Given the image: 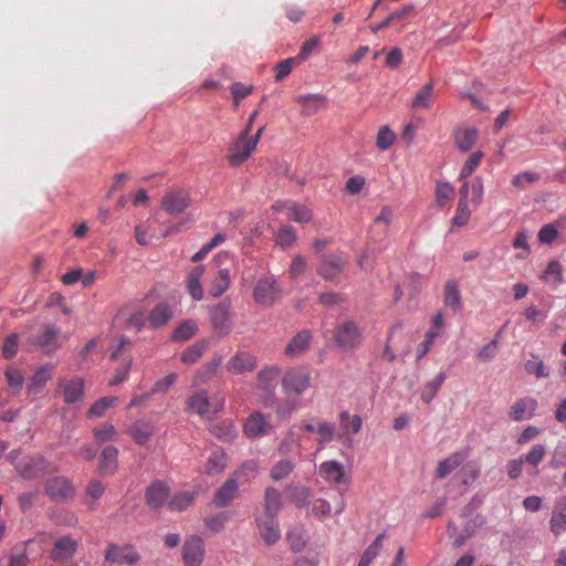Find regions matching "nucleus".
I'll return each mask as SVG.
<instances>
[{"label": "nucleus", "instance_id": "nucleus-35", "mask_svg": "<svg viewBox=\"0 0 566 566\" xmlns=\"http://www.w3.org/2000/svg\"><path fill=\"white\" fill-rule=\"evenodd\" d=\"M321 474L328 481L340 483L344 479V467L337 461H325L319 467Z\"/></svg>", "mask_w": 566, "mask_h": 566}, {"label": "nucleus", "instance_id": "nucleus-10", "mask_svg": "<svg viewBox=\"0 0 566 566\" xmlns=\"http://www.w3.org/2000/svg\"><path fill=\"white\" fill-rule=\"evenodd\" d=\"M78 542L71 536H62L54 541L49 557L53 562H66L76 554Z\"/></svg>", "mask_w": 566, "mask_h": 566}, {"label": "nucleus", "instance_id": "nucleus-46", "mask_svg": "<svg viewBox=\"0 0 566 566\" xmlns=\"http://www.w3.org/2000/svg\"><path fill=\"white\" fill-rule=\"evenodd\" d=\"M296 239L297 237L292 226H283L275 233L276 244L281 245L284 249L292 247L295 243Z\"/></svg>", "mask_w": 566, "mask_h": 566}, {"label": "nucleus", "instance_id": "nucleus-15", "mask_svg": "<svg viewBox=\"0 0 566 566\" xmlns=\"http://www.w3.org/2000/svg\"><path fill=\"white\" fill-rule=\"evenodd\" d=\"M130 343L126 338H122L116 349H114L111 354V358L113 360L123 357L124 363L120 368L115 371V375L109 379L108 384L111 386H116L123 382L126 378L127 371L130 368V357L126 356L127 347H129Z\"/></svg>", "mask_w": 566, "mask_h": 566}, {"label": "nucleus", "instance_id": "nucleus-8", "mask_svg": "<svg viewBox=\"0 0 566 566\" xmlns=\"http://www.w3.org/2000/svg\"><path fill=\"white\" fill-rule=\"evenodd\" d=\"M281 291L275 280L263 277L258 281L253 290L254 301L262 306H271L279 297Z\"/></svg>", "mask_w": 566, "mask_h": 566}, {"label": "nucleus", "instance_id": "nucleus-54", "mask_svg": "<svg viewBox=\"0 0 566 566\" xmlns=\"http://www.w3.org/2000/svg\"><path fill=\"white\" fill-rule=\"evenodd\" d=\"M395 140L396 134L389 128V126H381L377 134V147L381 150H386L394 144Z\"/></svg>", "mask_w": 566, "mask_h": 566}, {"label": "nucleus", "instance_id": "nucleus-18", "mask_svg": "<svg viewBox=\"0 0 566 566\" xmlns=\"http://www.w3.org/2000/svg\"><path fill=\"white\" fill-rule=\"evenodd\" d=\"M105 558L111 563L132 565L138 560V554L132 546H117L111 544L105 554Z\"/></svg>", "mask_w": 566, "mask_h": 566}, {"label": "nucleus", "instance_id": "nucleus-5", "mask_svg": "<svg viewBox=\"0 0 566 566\" xmlns=\"http://www.w3.org/2000/svg\"><path fill=\"white\" fill-rule=\"evenodd\" d=\"M231 301L224 298L210 308V321L213 329L222 335H228L232 329L230 317Z\"/></svg>", "mask_w": 566, "mask_h": 566}, {"label": "nucleus", "instance_id": "nucleus-48", "mask_svg": "<svg viewBox=\"0 0 566 566\" xmlns=\"http://www.w3.org/2000/svg\"><path fill=\"white\" fill-rule=\"evenodd\" d=\"M258 468L259 465L255 460H247L234 471L232 476L235 478L238 482L240 480L247 482L255 475Z\"/></svg>", "mask_w": 566, "mask_h": 566}, {"label": "nucleus", "instance_id": "nucleus-37", "mask_svg": "<svg viewBox=\"0 0 566 566\" xmlns=\"http://www.w3.org/2000/svg\"><path fill=\"white\" fill-rule=\"evenodd\" d=\"M446 379V373L440 371L432 380L428 381L421 391V400L424 403H430Z\"/></svg>", "mask_w": 566, "mask_h": 566}, {"label": "nucleus", "instance_id": "nucleus-59", "mask_svg": "<svg viewBox=\"0 0 566 566\" xmlns=\"http://www.w3.org/2000/svg\"><path fill=\"white\" fill-rule=\"evenodd\" d=\"M289 218L295 222L305 223L311 221L312 211L304 206L294 203L290 207Z\"/></svg>", "mask_w": 566, "mask_h": 566}, {"label": "nucleus", "instance_id": "nucleus-49", "mask_svg": "<svg viewBox=\"0 0 566 566\" xmlns=\"http://www.w3.org/2000/svg\"><path fill=\"white\" fill-rule=\"evenodd\" d=\"M484 157V153L481 150H478L470 155V157L467 159V161L463 164L459 179L464 180L469 176L473 174L475 168L480 165L482 158Z\"/></svg>", "mask_w": 566, "mask_h": 566}, {"label": "nucleus", "instance_id": "nucleus-39", "mask_svg": "<svg viewBox=\"0 0 566 566\" xmlns=\"http://www.w3.org/2000/svg\"><path fill=\"white\" fill-rule=\"evenodd\" d=\"M229 285H230L229 271L227 269H222L218 272L217 277L211 283V286L209 289V294L212 297H219L229 289Z\"/></svg>", "mask_w": 566, "mask_h": 566}, {"label": "nucleus", "instance_id": "nucleus-51", "mask_svg": "<svg viewBox=\"0 0 566 566\" xmlns=\"http://www.w3.org/2000/svg\"><path fill=\"white\" fill-rule=\"evenodd\" d=\"M6 379L13 394H19L23 387L24 377L14 367H8L4 373Z\"/></svg>", "mask_w": 566, "mask_h": 566}, {"label": "nucleus", "instance_id": "nucleus-36", "mask_svg": "<svg viewBox=\"0 0 566 566\" xmlns=\"http://www.w3.org/2000/svg\"><path fill=\"white\" fill-rule=\"evenodd\" d=\"M312 335L310 331L303 329L298 332L287 344L285 354L292 356L296 353L304 352L308 347Z\"/></svg>", "mask_w": 566, "mask_h": 566}, {"label": "nucleus", "instance_id": "nucleus-25", "mask_svg": "<svg viewBox=\"0 0 566 566\" xmlns=\"http://www.w3.org/2000/svg\"><path fill=\"white\" fill-rule=\"evenodd\" d=\"M551 531L555 536L566 531V496H562L555 505L551 521Z\"/></svg>", "mask_w": 566, "mask_h": 566}, {"label": "nucleus", "instance_id": "nucleus-43", "mask_svg": "<svg viewBox=\"0 0 566 566\" xmlns=\"http://www.w3.org/2000/svg\"><path fill=\"white\" fill-rule=\"evenodd\" d=\"M280 368L272 366L269 368H264L258 373V389L259 388H275V380L280 375Z\"/></svg>", "mask_w": 566, "mask_h": 566}, {"label": "nucleus", "instance_id": "nucleus-24", "mask_svg": "<svg viewBox=\"0 0 566 566\" xmlns=\"http://www.w3.org/2000/svg\"><path fill=\"white\" fill-rule=\"evenodd\" d=\"M443 303L454 313H459L463 308L459 283L457 280H448L444 285Z\"/></svg>", "mask_w": 566, "mask_h": 566}, {"label": "nucleus", "instance_id": "nucleus-32", "mask_svg": "<svg viewBox=\"0 0 566 566\" xmlns=\"http://www.w3.org/2000/svg\"><path fill=\"white\" fill-rule=\"evenodd\" d=\"M205 272L203 265L195 266L188 274L187 287L191 297L196 301H200L203 297V290L200 283V279Z\"/></svg>", "mask_w": 566, "mask_h": 566}, {"label": "nucleus", "instance_id": "nucleus-63", "mask_svg": "<svg viewBox=\"0 0 566 566\" xmlns=\"http://www.w3.org/2000/svg\"><path fill=\"white\" fill-rule=\"evenodd\" d=\"M422 275L412 272L407 276V291L411 298L416 297L422 287Z\"/></svg>", "mask_w": 566, "mask_h": 566}, {"label": "nucleus", "instance_id": "nucleus-30", "mask_svg": "<svg viewBox=\"0 0 566 566\" xmlns=\"http://www.w3.org/2000/svg\"><path fill=\"white\" fill-rule=\"evenodd\" d=\"M53 366L45 365L35 371L30 382L28 384L29 394H39L43 390L46 382L52 378Z\"/></svg>", "mask_w": 566, "mask_h": 566}, {"label": "nucleus", "instance_id": "nucleus-9", "mask_svg": "<svg viewBox=\"0 0 566 566\" xmlns=\"http://www.w3.org/2000/svg\"><path fill=\"white\" fill-rule=\"evenodd\" d=\"M175 316V308L167 301L157 303L148 313L147 323L153 329L166 327Z\"/></svg>", "mask_w": 566, "mask_h": 566}, {"label": "nucleus", "instance_id": "nucleus-3", "mask_svg": "<svg viewBox=\"0 0 566 566\" xmlns=\"http://www.w3.org/2000/svg\"><path fill=\"white\" fill-rule=\"evenodd\" d=\"M263 129L264 126L260 127L250 138H242L241 134L239 135L237 142L230 148L231 154L228 156V161L231 166L238 167L250 157L252 150L259 143Z\"/></svg>", "mask_w": 566, "mask_h": 566}, {"label": "nucleus", "instance_id": "nucleus-55", "mask_svg": "<svg viewBox=\"0 0 566 566\" xmlns=\"http://www.w3.org/2000/svg\"><path fill=\"white\" fill-rule=\"evenodd\" d=\"M453 193L454 189L449 182L439 181L436 188V201L438 206L444 207Z\"/></svg>", "mask_w": 566, "mask_h": 566}, {"label": "nucleus", "instance_id": "nucleus-12", "mask_svg": "<svg viewBox=\"0 0 566 566\" xmlns=\"http://www.w3.org/2000/svg\"><path fill=\"white\" fill-rule=\"evenodd\" d=\"M169 496L170 488L165 481L155 480L146 488V502L154 510L160 509Z\"/></svg>", "mask_w": 566, "mask_h": 566}, {"label": "nucleus", "instance_id": "nucleus-61", "mask_svg": "<svg viewBox=\"0 0 566 566\" xmlns=\"http://www.w3.org/2000/svg\"><path fill=\"white\" fill-rule=\"evenodd\" d=\"M527 408V401L525 399H517L510 409L509 416L514 421H522L524 419H530L533 413L531 412L527 417L525 416Z\"/></svg>", "mask_w": 566, "mask_h": 566}, {"label": "nucleus", "instance_id": "nucleus-58", "mask_svg": "<svg viewBox=\"0 0 566 566\" xmlns=\"http://www.w3.org/2000/svg\"><path fill=\"white\" fill-rule=\"evenodd\" d=\"M471 217V211L469 209V201H458L457 211L454 217L452 218L453 226L463 227L468 223Z\"/></svg>", "mask_w": 566, "mask_h": 566}, {"label": "nucleus", "instance_id": "nucleus-40", "mask_svg": "<svg viewBox=\"0 0 566 566\" xmlns=\"http://www.w3.org/2000/svg\"><path fill=\"white\" fill-rule=\"evenodd\" d=\"M385 536V533L377 535L374 542L364 551L363 555L360 556L358 566H369L371 564L373 559L379 554L381 549V542Z\"/></svg>", "mask_w": 566, "mask_h": 566}, {"label": "nucleus", "instance_id": "nucleus-13", "mask_svg": "<svg viewBox=\"0 0 566 566\" xmlns=\"http://www.w3.org/2000/svg\"><path fill=\"white\" fill-rule=\"evenodd\" d=\"M36 344L46 353H53L62 346L60 327L46 324L44 325L38 337Z\"/></svg>", "mask_w": 566, "mask_h": 566}, {"label": "nucleus", "instance_id": "nucleus-17", "mask_svg": "<svg viewBox=\"0 0 566 566\" xmlns=\"http://www.w3.org/2000/svg\"><path fill=\"white\" fill-rule=\"evenodd\" d=\"M344 270L342 258L335 254L323 255L317 266V274L324 280H333Z\"/></svg>", "mask_w": 566, "mask_h": 566}, {"label": "nucleus", "instance_id": "nucleus-2", "mask_svg": "<svg viewBox=\"0 0 566 566\" xmlns=\"http://www.w3.org/2000/svg\"><path fill=\"white\" fill-rule=\"evenodd\" d=\"M44 493L51 501L63 503L74 497L76 488L67 476L55 475L45 481Z\"/></svg>", "mask_w": 566, "mask_h": 566}, {"label": "nucleus", "instance_id": "nucleus-28", "mask_svg": "<svg viewBox=\"0 0 566 566\" xmlns=\"http://www.w3.org/2000/svg\"><path fill=\"white\" fill-rule=\"evenodd\" d=\"M118 450L113 446L105 447L98 458V472L103 474L113 473L117 468Z\"/></svg>", "mask_w": 566, "mask_h": 566}, {"label": "nucleus", "instance_id": "nucleus-41", "mask_svg": "<svg viewBox=\"0 0 566 566\" xmlns=\"http://www.w3.org/2000/svg\"><path fill=\"white\" fill-rule=\"evenodd\" d=\"M462 462V457L460 453H453L449 458L439 462L438 468L436 470V478L443 479L449 475L455 468H458Z\"/></svg>", "mask_w": 566, "mask_h": 566}, {"label": "nucleus", "instance_id": "nucleus-45", "mask_svg": "<svg viewBox=\"0 0 566 566\" xmlns=\"http://www.w3.org/2000/svg\"><path fill=\"white\" fill-rule=\"evenodd\" d=\"M116 397H103L96 400L88 409L87 416L90 418H101L106 411L114 406Z\"/></svg>", "mask_w": 566, "mask_h": 566}, {"label": "nucleus", "instance_id": "nucleus-60", "mask_svg": "<svg viewBox=\"0 0 566 566\" xmlns=\"http://www.w3.org/2000/svg\"><path fill=\"white\" fill-rule=\"evenodd\" d=\"M340 423L345 430H352L353 433H358L361 429V418L354 415L352 418L347 411H342L339 415Z\"/></svg>", "mask_w": 566, "mask_h": 566}, {"label": "nucleus", "instance_id": "nucleus-50", "mask_svg": "<svg viewBox=\"0 0 566 566\" xmlns=\"http://www.w3.org/2000/svg\"><path fill=\"white\" fill-rule=\"evenodd\" d=\"M209 398L206 391L195 394L189 398V407L200 416L209 412Z\"/></svg>", "mask_w": 566, "mask_h": 566}, {"label": "nucleus", "instance_id": "nucleus-1", "mask_svg": "<svg viewBox=\"0 0 566 566\" xmlns=\"http://www.w3.org/2000/svg\"><path fill=\"white\" fill-rule=\"evenodd\" d=\"M19 455V450H12L9 453V459L23 479L33 480L48 472H56L59 470L57 468H52L51 462L43 455L36 454L18 460Z\"/></svg>", "mask_w": 566, "mask_h": 566}, {"label": "nucleus", "instance_id": "nucleus-44", "mask_svg": "<svg viewBox=\"0 0 566 566\" xmlns=\"http://www.w3.org/2000/svg\"><path fill=\"white\" fill-rule=\"evenodd\" d=\"M532 359H527L524 364V369L528 375H534L536 378H546L549 376L544 363L539 360L538 356L531 353Z\"/></svg>", "mask_w": 566, "mask_h": 566}, {"label": "nucleus", "instance_id": "nucleus-6", "mask_svg": "<svg viewBox=\"0 0 566 566\" xmlns=\"http://www.w3.org/2000/svg\"><path fill=\"white\" fill-rule=\"evenodd\" d=\"M282 386L287 395L300 396L310 387V376L304 369H290L282 379Z\"/></svg>", "mask_w": 566, "mask_h": 566}, {"label": "nucleus", "instance_id": "nucleus-56", "mask_svg": "<svg viewBox=\"0 0 566 566\" xmlns=\"http://www.w3.org/2000/svg\"><path fill=\"white\" fill-rule=\"evenodd\" d=\"M222 361L221 356L213 357L210 361L206 363L201 366V368L197 371V376L201 381H206L214 376L217 369L219 368Z\"/></svg>", "mask_w": 566, "mask_h": 566}, {"label": "nucleus", "instance_id": "nucleus-27", "mask_svg": "<svg viewBox=\"0 0 566 566\" xmlns=\"http://www.w3.org/2000/svg\"><path fill=\"white\" fill-rule=\"evenodd\" d=\"M105 485L98 480H92L87 483L83 502L90 511H94L97 507V503L105 493Z\"/></svg>", "mask_w": 566, "mask_h": 566}, {"label": "nucleus", "instance_id": "nucleus-57", "mask_svg": "<svg viewBox=\"0 0 566 566\" xmlns=\"http://www.w3.org/2000/svg\"><path fill=\"white\" fill-rule=\"evenodd\" d=\"M549 276L554 277L553 282L555 285H558L563 282V270L560 263L557 260L549 261L541 279L548 281Z\"/></svg>", "mask_w": 566, "mask_h": 566}, {"label": "nucleus", "instance_id": "nucleus-20", "mask_svg": "<svg viewBox=\"0 0 566 566\" xmlns=\"http://www.w3.org/2000/svg\"><path fill=\"white\" fill-rule=\"evenodd\" d=\"M454 143L461 153H468L479 138V130L475 127H458L453 132Z\"/></svg>", "mask_w": 566, "mask_h": 566}, {"label": "nucleus", "instance_id": "nucleus-29", "mask_svg": "<svg viewBox=\"0 0 566 566\" xmlns=\"http://www.w3.org/2000/svg\"><path fill=\"white\" fill-rule=\"evenodd\" d=\"M282 506V495L279 490L268 486L264 492V515L277 516Z\"/></svg>", "mask_w": 566, "mask_h": 566}, {"label": "nucleus", "instance_id": "nucleus-16", "mask_svg": "<svg viewBox=\"0 0 566 566\" xmlns=\"http://www.w3.org/2000/svg\"><path fill=\"white\" fill-rule=\"evenodd\" d=\"M260 536L268 545H274L281 537L276 516L255 517Z\"/></svg>", "mask_w": 566, "mask_h": 566}, {"label": "nucleus", "instance_id": "nucleus-34", "mask_svg": "<svg viewBox=\"0 0 566 566\" xmlns=\"http://www.w3.org/2000/svg\"><path fill=\"white\" fill-rule=\"evenodd\" d=\"M285 490L289 492L291 502L294 503L296 507L304 509L308 506L311 491L307 486L289 484Z\"/></svg>", "mask_w": 566, "mask_h": 566}, {"label": "nucleus", "instance_id": "nucleus-26", "mask_svg": "<svg viewBox=\"0 0 566 566\" xmlns=\"http://www.w3.org/2000/svg\"><path fill=\"white\" fill-rule=\"evenodd\" d=\"M295 101L302 105V114L311 116L326 104L327 98L321 94H306L296 96Z\"/></svg>", "mask_w": 566, "mask_h": 566}, {"label": "nucleus", "instance_id": "nucleus-52", "mask_svg": "<svg viewBox=\"0 0 566 566\" xmlns=\"http://www.w3.org/2000/svg\"><path fill=\"white\" fill-rule=\"evenodd\" d=\"M294 470V463L290 460H280L276 464H274L271 469L270 476L280 481L289 476Z\"/></svg>", "mask_w": 566, "mask_h": 566}, {"label": "nucleus", "instance_id": "nucleus-14", "mask_svg": "<svg viewBox=\"0 0 566 566\" xmlns=\"http://www.w3.org/2000/svg\"><path fill=\"white\" fill-rule=\"evenodd\" d=\"M273 427L265 420L260 411L252 412L244 422V434L250 438H259L269 434Z\"/></svg>", "mask_w": 566, "mask_h": 566}, {"label": "nucleus", "instance_id": "nucleus-53", "mask_svg": "<svg viewBox=\"0 0 566 566\" xmlns=\"http://www.w3.org/2000/svg\"><path fill=\"white\" fill-rule=\"evenodd\" d=\"M546 454V448L543 444H534L532 449L526 453L522 454L520 458L524 459V462L537 467Z\"/></svg>", "mask_w": 566, "mask_h": 566}, {"label": "nucleus", "instance_id": "nucleus-62", "mask_svg": "<svg viewBox=\"0 0 566 566\" xmlns=\"http://www.w3.org/2000/svg\"><path fill=\"white\" fill-rule=\"evenodd\" d=\"M176 379L177 375L172 373L167 375L163 379L157 380L154 387L151 388L150 392L144 394V399L149 395L166 392L170 388V386L176 381Z\"/></svg>", "mask_w": 566, "mask_h": 566}, {"label": "nucleus", "instance_id": "nucleus-31", "mask_svg": "<svg viewBox=\"0 0 566 566\" xmlns=\"http://www.w3.org/2000/svg\"><path fill=\"white\" fill-rule=\"evenodd\" d=\"M227 467V454L222 449H217L212 451L210 457L208 458L203 473L208 475H217L221 473Z\"/></svg>", "mask_w": 566, "mask_h": 566}, {"label": "nucleus", "instance_id": "nucleus-64", "mask_svg": "<svg viewBox=\"0 0 566 566\" xmlns=\"http://www.w3.org/2000/svg\"><path fill=\"white\" fill-rule=\"evenodd\" d=\"M316 431L319 434L318 443L324 446L333 440L335 426L329 422H319Z\"/></svg>", "mask_w": 566, "mask_h": 566}, {"label": "nucleus", "instance_id": "nucleus-38", "mask_svg": "<svg viewBox=\"0 0 566 566\" xmlns=\"http://www.w3.org/2000/svg\"><path fill=\"white\" fill-rule=\"evenodd\" d=\"M433 93V83L429 82L423 85L416 94L411 102L413 109L429 108L431 105V97Z\"/></svg>", "mask_w": 566, "mask_h": 566}, {"label": "nucleus", "instance_id": "nucleus-7", "mask_svg": "<svg viewBox=\"0 0 566 566\" xmlns=\"http://www.w3.org/2000/svg\"><path fill=\"white\" fill-rule=\"evenodd\" d=\"M205 558L203 541L198 535L186 538L182 546V559L185 566H200Z\"/></svg>", "mask_w": 566, "mask_h": 566}, {"label": "nucleus", "instance_id": "nucleus-21", "mask_svg": "<svg viewBox=\"0 0 566 566\" xmlns=\"http://www.w3.org/2000/svg\"><path fill=\"white\" fill-rule=\"evenodd\" d=\"M161 205L168 213L179 214L189 206V199L182 191L169 192L163 198Z\"/></svg>", "mask_w": 566, "mask_h": 566}, {"label": "nucleus", "instance_id": "nucleus-33", "mask_svg": "<svg viewBox=\"0 0 566 566\" xmlns=\"http://www.w3.org/2000/svg\"><path fill=\"white\" fill-rule=\"evenodd\" d=\"M209 346L208 339H200L192 345L188 346L180 356V360L186 365L195 364L203 355Z\"/></svg>", "mask_w": 566, "mask_h": 566}, {"label": "nucleus", "instance_id": "nucleus-42", "mask_svg": "<svg viewBox=\"0 0 566 566\" xmlns=\"http://www.w3.org/2000/svg\"><path fill=\"white\" fill-rule=\"evenodd\" d=\"M195 496L191 492H179L168 502V509L172 512H182L193 503Z\"/></svg>", "mask_w": 566, "mask_h": 566}, {"label": "nucleus", "instance_id": "nucleus-19", "mask_svg": "<svg viewBox=\"0 0 566 566\" xmlns=\"http://www.w3.org/2000/svg\"><path fill=\"white\" fill-rule=\"evenodd\" d=\"M256 367V358L248 352H238L227 364L228 371L239 375L252 371Z\"/></svg>", "mask_w": 566, "mask_h": 566}, {"label": "nucleus", "instance_id": "nucleus-4", "mask_svg": "<svg viewBox=\"0 0 566 566\" xmlns=\"http://www.w3.org/2000/svg\"><path fill=\"white\" fill-rule=\"evenodd\" d=\"M361 338L360 329L353 321H346L338 325L334 335L337 347L344 352L353 350L360 344Z\"/></svg>", "mask_w": 566, "mask_h": 566}, {"label": "nucleus", "instance_id": "nucleus-22", "mask_svg": "<svg viewBox=\"0 0 566 566\" xmlns=\"http://www.w3.org/2000/svg\"><path fill=\"white\" fill-rule=\"evenodd\" d=\"M238 492V481L231 476L214 492L213 503L218 507H224L231 503Z\"/></svg>", "mask_w": 566, "mask_h": 566}, {"label": "nucleus", "instance_id": "nucleus-11", "mask_svg": "<svg viewBox=\"0 0 566 566\" xmlns=\"http://www.w3.org/2000/svg\"><path fill=\"white\" fill-rule=\"evenodd\" d=\"M57 392L65 403L77 402L84 395V380L80 377L62 378L57 384Z\"/></svg>", "mask_w": 566, "mask_h": 566}, {"label": "nucleus", "instance_id": "nucleus-47", "mask_svg": "<svg viewBox=\"0 0 566 566\" xmlns=\"http://www.w3.org/2000/svg\"><path fill=\"white\" fill-rule=\"evenodd\" d=\"M93 436L98 443H104L115 440L117 437V431L112 423L105 422L101 427L93 429Z\"/></svg>", "mask_w": 566, "mask_h": 566}, {"label": "nucleus", "instance_id": "nucleus-23", "mask_svg": "<svg viewBox=\"0 0 566 566\" xmlns=\"http://www.w3.org/2000/svg\"><path fill=\"white\" fill-rule=\"evenodd\" d=\"M199 332L198 323L192 318L182 319L178 326L174 328L170 335L172 343H185L191 339Z\"/></svg>", "mask_w": 566, "mask_h": 566}]
</instances>
